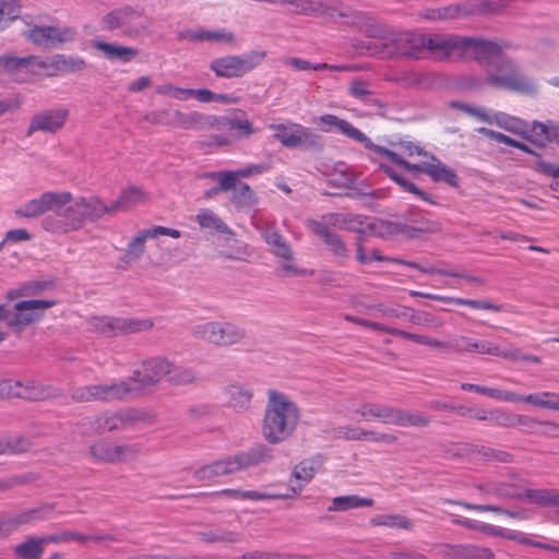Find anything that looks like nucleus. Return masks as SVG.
<instances>
[{
	"mask_svg": "<svg viewBox=\"0 0 559 559\" xmlns=\"http://www.w3.org/2000/svg\"><path fill=\"white\" fill-rule=\"evenodd\" d=\"M504 7V0H476L467 5L450 4L442 8L425 9L420 16L429 21L453 20L462 14L469 13H496Z\"/></svg>",
	"mask_w": 559,
	"mask_h": 559,
	"instance_id": "13",
	"label": "nucleus"
},
{
	"mask_svg": "<svg viewBox=\"0 0 559 559\" xmlns=\"http://www.w3.org/2000/svg\"><path fill=\"white\" fill-rule=\"evenodd\" d=\"M198 535L202 542L209 544H236L241 539L239 533L221 528L200 532Z\"/></svg>",
	"mask_w": 559,
	"mask_h": 559,
	"instance_id": "48",
	"label": "nucleus"
},
{
	"mask_svg": "<svg viewBox=\"0 0 559 559\" xmlns=\"http://www.w3.org/2000/svg\"><path fill=\"white\" fill-rule=\"evenodd\" d=\"M323 464V459L321 456L311 457L301 461L297 464L293 471V477L300 481L297 487L293 486L298 493L302 490V488L314 477L319 468Z\"/></svg>",
	"mask_w": 559,
	"mask_h": 559,
	"instance_id": "31",
	"label": "nucleus"
},
{
	"mask_svg": "<svg viewBox=\"0 0 559 559\" xmlns=\"http://www.w3.org/2000/svg\"><path fill=\"white\" fill-rule=\"evenodd\" d=\"M59 61V70L61 74L83 71L86 62L83 58L57 55Z\"/></svg>",
	"mask_w": 559,
	"mask_h": 559,
	"instance_id": "64",
	"label": "nucleus"
},
{
	"mask_svg": "<svg viewBox=\"0 0 559 559\" xmlns=\"http://www.w3.org/2000/svg\"><path fill=\"white\" fill-rule=\"evenodd\" d=\"M41 224L45 230L55 234H68L83 228L84 222L76 199L73 197L60 211H55V215L46 216Z\"/></svg>",
	"mask_w": 559,
	"mask_h": 559,
	"instance_id": "15",
	"label": "nucleus"
},
{
	"mask_svg": "<svg viewBox=\"0 0 559 559\" xmlns=\"http://www.w3.org/2000/svg\"><path fill=\"white\" fill-rule=\"evenodd\" d=\"M461 389L463 391L475 392V393L491 397L493 400L503 401V402L515 403L518 400L515 397L514 392L501 390L498 388H488V386H483L479 384L463 382V383H461Z\"/></svg>",
	"mask_w": 559,
	"mask_h": 559,
	"instance_id": "45",
	"label": "nucleus"
},
{
	"mask_svg": "<svg viewBox=\"0 0 559 559\" xmlns=\"http://www.w3.org/2000/svg\"><path fill=\"white\" fill-rule=\"evenodd\" d=\"M370 524L373 526H386L406 531L414 528L413 522L401 514H379L370 519Z\"/></svg>",
	"mask_w": 559,
	"mask_h": 559,
	"instance_id": "51",
	"label": "nucleus"
},
{
	"mask_svg": "<svg viewBox=\"0 0 559 559\" xmlns=\"http://www.w3.org/2000/svg\"><path fill=\"white\" fill-rule=\"evenodd\" d=\"M480 492L495 496L498 498H509L521 500L523 499L522 491L518 488V486L508 483H499V481H490L485 484H479L476 487Z\"/></svg>",
	"mask_w": 559,
	"mask_h": 559,
	"instance_id": "33",
	"label": "nucleus"
},
{
	"mask_svg": "<svg viewBox=\"0 0 559 559\" xmlns=\"http://www.w3.org/2000/svg\"><path fill=\"white\" fill-rule=\"evenodd\" d=\"M328 223L337 228L350 230V231H361L362 221L358 216L354 215H344V214H330L326 216Z\"/></svg>",
	"mask_w": 559,
	"mask_h": 559,
	"instance_id": "57",
	"label": "nucleus"
},
{
	"mask_svg": "<svg viewBox=\"0 0 559 559\" xmlns=\"http://www.w3.org/2000/svg\"><path fill=\"white\" fill-rule=\"evenodd\" d=\"M431 419L426 414L415 411L409 412L403 408H397L393 425L401 427H417L424 428L430 424Z\"/></svg>",
	"mask_w": 559,
	"mask_h": 559,
	"instance_id": "43",
	"label": "nucleus"
},
{
	"mask_svg": "<svg viewBox=\"0 0 559 559\" xmlns=\"http://www.w3.org/2000/svg\"><path fill=\"white\" fill-rule=\"evenodd\" d=\"M72 200L73 194L69 191H48L16 207L14 214L23 218H36L48 211H60Z\"/></svg>",
	"mask_w": 559,
	"mask_h": 559,
	"instance_id": "14",
	"label": "nucleus"
},
{
	"mask_svg": "<svg viewBox=\"0 0 559 559\" xmlns=\"http://www.w3.org/2000/svg\"><path fill=\"white\" fill-rule=\"evenodd\" d=\"M348 94L365 104H374L372 99L373 92L370 90V85L367 81L361 79H355L350 82L348 87Z\"/></svg>",
	"mask_w": 559,
	"mask_h": 559,
	"instance_id": "58",
	"label": "nucleus"
},
{
	"mask_svg": "<svg viewBox=\"0 0 559 559\" xmlns=\"http://www.w3.org/2000/svg\"><path fill=\"white\" fill-rule=\"evenodd\" d=\"M94 47L102 51L109 60H119L121 62H130L139 53L133 47L115 45L106 41H96Z\"/></svg>",
	"mask_w": 559,
	"mask_h": 559,
	"instance_id": "35",
	"label": "nucleus"
},
{
	"mask_svg": "<svg viewBox=\"0 0 559 559\" xmlns=\"http://www.w3.org/2000/svg\"><path fill=\"white\" fill-rule=\"evenodd\" d=\"M273 457V451L265 444H259L234 456L212 462L198 468L193 477L198 481L215 483L219 477L238 473L266 463Z\"/></svg>",
	"mask_w": 559,
	"mask_h": 559,
	"instance_id": "4",
	"label": "nucleus"
},
{
	"mask_svg": "<svg viewBox=\"0 0 559 559\" xmlns=\"http://www.w3.org/2000/svg\"><path fill=\"white\" fill-rule=\"evenodd\" d=\"M31 442L22 436H11L0 439V455L27 451Z\"/></svg>",
	"mask_w": 559,
	"mask_h": 559,
	"instance_id": "59",
	"label": "nucleus"
},
{
	"mask_svg": "<svg viewBox=\"0 0 559 559\" xmlns=\"http://www.w3.org/2000/svg\"><path fill=\"white\" fill-rule=\"evenodd\" d=\"M246 337V330L231 322H219L218 346H230Z\"/></svg>",
	"mask_w": 559,
	"mask_h": 559,
	"instance_id": "46",
	"label": "nucleus"
},
{
	"mask_svg": "<svg viewBox=\"0 0 559 559\" xmlns=\"http://www.w3.org/2000/svg\"><path fill=\"white\" fill-rule=\"evenodd\" d=\"M15 395L31 401H44L62 395V391L53 385L28 381L25 384L16 382Z\"/></svg>",
	"mask_w": 559,
	"mask_h": 559,
	"instance_id": "22",
	"label": "nucleus"
},
{
	"mask_svg": "<svg viewBox=\"0 0 559 559\" xmlns=\"http://www.w3.org/2000/svg\"><path fill=\"white\" fill-rule=\"evenodd\" d=\"M144 198V192L136 187L122 190L118 199L108 205L109 215L134 207L142 203Z\"/></svg>",
	"mask_w": 559,
	"mask_h": 559,
	"instance_id": "34",
	"label": "nucleus"
},
{
	"mask_svg": "<svg viewBox=\"0 0 559 559\" xmlns=\"http://www.w3.org/2000/svg\"><path fill=\"white\" fill-rule=\"evenodd\" d=\"M48 511L49 509L47 508H35L22 511L14 515L0 518L5 537L13 533L14 531H16L22 525L32 523L34 521L44 520Z\"/></svg>",
	"mask_w": 559,
	"mask_h": 559,
	"instance_id": "25",
	"label": "nucleus"
},
{
	"mask_svg": "<svg viewBox=\"0 0 559 559\" xmlns=\"http://www.w3.org/2000/svg\"><path fill=\"white\" fill-rule=\"evenodd\" d=\"M356 259L361 264H367L370 261H388L401 265H406L412 269H416L420 271L421 273H433L436 270L433 266H421L420 264L414 262V261H407L400 258H391L386 255H382L379 250H372L370 254L365 253L364 247L360 241L357 242V253Z\"/></svg>",
	"mask_w": 559,
	"mask_h": 559,
	"instance_id": "28",
	"label": "nucleus"
},
{
	"mask_svg": "<svg viewBox=\"0 0 559 559\" xmlns=\"http://www.w3.org/2000/svg\"><path fill=\"white\" fill-rule=\"evenodd\" d=\"M444 503L460 506L466 510H474V511H478V512L490 511V512H495V513H499V514H506L509 518L518 519V520L527 519L524 511H510V510H506V509H502L500 507L492 506V504H475V503L466 502L463 500H452V499H445Z\"/></svg>",
	"mask_w": 559,
	"mask_h": 559,
	"instance_id": "42",
	"label": "nucleus"
},
{
	"mask_svg": "<svg viewBox=\"0 0 559 559\" xmlns=\"http://www.w3.org/2000/svg\"><path fill=\"white\" fill-rule=\"evenodd\" d=\"M266 56L265 50H250L243 55H227L213 59L210 69L217 78H241L262 64Z\"/></svg>",
	"mask_w": 559,
	"mask_h": 559,
	"instance_id": "7",
	"label": "nucleus"
},
{
	"mask_svg": "<svg viewBox=\"0 0 559 559\" xmlns=\"http://www.w3.org/2000/svg\"><path fill=\"white\" fill-rule=\"evenodd\" d=\"M150 26L151 21L143 11L131 5L116 8L100 19V29L107 32L121 29L128 37H136L145 33Z\"/></svg>",
	"mask_w": 559,
	"mask_h": 559,
	"instance_id": "6",
	"label": "nucleus"
},
{
	"mask_svg": "<svg viewBox=\"0 0 559 559\" xmlns=\"http://www.w3.org/2000/svg\"><path fill=\"white\" fill-rule=\"evenodd\" d=\"M522 495L531 503L540 507H559L558 489H527L522 491Z\"/></svg>",
	"mask_w": 559,
	"mask_h": 559,
	"instance_id": "44",
	"label": "nucleus"
},
{
	"mask_svg": "<svg viewBox=\"0 0 559 559\" xmlns=\"http://www.w3.org/2000/svg\"><path fill=\"white\" fill-rule=\"evenodd\" d=\"M224 394L228 405L238 411L247 409L253 395L251 390L237 384L227 386Z\"/></svg>",
	"mask_w": 559,
	"mask_h": 559,
	"instance_id": "40",
	"label": "nucleus"
},
{
	"mask_svg": "<svg viewBox=\"0 0 559 559\" xmlns=\"http://www.w3.org/2000/svg\"><path fill=\"white\" fill-rule=\"evenodd\" d=\"M396 407L378 403H366L360 405L356 413L365 419L376 418L382 424L393 425L395 418Z\"/></svg>",
	"mask_w": 559,
	"mask_h": 559,
	"instance_id": "32",
	"label": "nucleus"
},
{
	"mask_svg": "<svg viewBox=\"0 0 559 559\" xmlns=\"http://www.w3.org/2000/svg\"><path fill=\"white\" fill-rule=\"evenodd\" d=\"M218 329L219 322L210 321L194 325L192 333L201 340L218 345Z\"/></svg>",
	"mask_w": 559,
	"mask_h": 559,
	"instance_id": "60",
	"label": "nucleus"
},
{
	"mask_svg": "<svg viewBox=\"0 0 559 559\" xmlns=\"http://www.w3.org/2000/svg\"><path fill=\"white\" fill-rule=\"evenodd\" d=\"M46 544L45 537H27L23 543L14 546L13 554L17 559H40Z\"/></svg>",
	"mask_w": 559,
	"mask_h": 559,
	"instance_id": "36",
	"label": "nucleus"
},
{
	"mask_svg": "<svg viewBox=\"0 0 559 559\" xmlns=\"http://www.w3.org/2000/svg\"><path fill=\"white\" fill-rule=\"evenodd\" d=\"M269 128L274 131L273 138L284 147H302L314 152H321L324 147L322 138L302 124L272 123Z\"/></svg>",
	"mask_w": 559,
	"mask_h": 559,
	"instance_id": "9",
	"label": "nucleus"
},
{
	"mask_svg": "<svg viewBox=\"0 0 559 559\" xmlns=\"http://www.w3.org/2000/svg\"><path fill=\"white\" fill-rule=\"evenodd\" d=\"M430 166L425 168V174L428 175L435 182H444L450 187H459V177L454 169L440 162L436 156H430Z\"/></svg>",
	"mask_w": 559,
	"mask_h": 559,
	"instance_id": "30",
	"label": "nucleus"
},
{
	"mask_svg": "<svg viewBox=\"0 0 559 559\" xmlns=\"http://www.w3.org/2000/svg\"><path fill=\"white\" fill-rule=\"evenodd\" d=\"M171 370V362L163 357H152L143 361L142 369L122 380L131 389L130 397L151 391Z\"/></svg>",
	"mask_w": 559,
	"mask_h": 559,
	"instance_id": "8",
	"label": "nucleus"
},
{
	"mask_svg": "<svg viewBox=\"0 0 559 559\" xmlns=\"http://www.w3.org/2000/svg\"><path fill=\"white\" fill-rule=\"evenodd\" d=\"M45 540H47V544L53 543H69V542H78V543H86L88 540H100V537L98 536H92V535H85L81 533H75L71 531H63L60 533H55L51 535H48L45 537Z\"/></svg>",
	"mask_w": 559,
	"mask_h": 559,
	"instance_id": "61",
	"label": "nucleus"
},
{
	"mask_svg": "<svg viewBox=\"0 0 559 559\" xmlns=\"http://www.w3.org/2000/svg\"><path fill=\"white\" fill-rule=\"evenodd\" d=\"M449 348L454 349L455 352H468V353H477L483 355H490L502 358L503 349L500 348L499 345L486 341V340H477L464 335L455 336L450 343Z\"/></svg>",
	"mask_w": 559,
	"mask_h": 559,
	"instance_id": "19",
	"label": "nucleus"
},
{
	"mask_svg": "<svg viewBox=\"0 0 559 559\" xmlns=\"http://www.w3.org/2000/svg\"><path fill=\"white\" fill-rule=\"evenodd\" d=\"M300 419V411L285 393L269 390L262 420V436L271 444L289 439Z\"/></svg>",
	"mask_w": 559,
	"mask_h": 559,
	"instance_id": "3",
	"label": "nucleus"
},
{
	"mask_svg": "<svg viewBox=\"0 0 559 559\" xmlns=\"http://www.w3.org/2000/svg\"><path fill=\"white\" fill-rule=\"evenodd\" d=\"M391 335L402 337L404 340L412 341L417 344L426 345L432 348H449V343H444L442 341L429 337L424 334H415L396 328L394 331H391Z\"/></svg>",
	"mask_w": 559,
	"mask_h": 559,
	"instance_id": "55",
	"label": "nucleus"
},
{
	"mask_svg": "<svg viewBox=\"0 0 559 559\" xmlns=\"http://www.w3.org/2000/svg\"><path fill=\"white\" fill-rule=\"evenodd\" d=\"M124 424L126 419L120 412H105L83 419V425H90L93 432L99 433L121 429Z\"/></svg>",
	"mask_w": 559,
	"mask_h": 559,
	"instance_id": "26",
	"label": "nucleus"
},
{
	"mask_svg": "<svg viewBox=\"0 0 559 559\" xmlns=\"http://www.w3.org/2000/svg\"><path fill=\"white\" fill-rule=\"evenodd\" d=\"M83 222L96 223L105 215H109L108 205L97 195L75 198Z\"/></svg>",
	"mask_w": 559,
	"mask_h": 559,
	"instance_id": "23",
	"label": "nucleus"
},
{
	"mask_svg": "<svg viewBox=\"0 0 559 559\" xmlns=\"http://www.w3.org/2000/svg\"><path fill=\"white\" fill-rule=\"evenodd\" d=\"M229 200L238 211H250L258 204V197L246 182L236 183L230 190Z\"/></svg>",
	"mask_w": 559,
	"mask_h": 559,
	"instance_id": "29",
	"label": "nucleus"
},
{
	"mask_svg": "<svg viewBox=\"0 0 559 559\" xmlns=\"http://www.w3.org/2000/svg\"><path fill=\"white\" fill-rule=\"evenodd\" d=\"M55 300L33 299L22 300L14 306L0 304V322L15 332L23 331L26 326L38 321L46 309L55 306ZM5 338V333L0 331V342Z\"/></svg>",
	"mask_w": 559,
	"mask_h": 559,
	"instance_id": "5",
	"label": "nucleus"
},
{
	"mask_svg": "<svg viewBox=\"0 0 559 559\" xmlns=\"http://www.w3.org/2000/svg\"><path fill=\"white\" fill-rule=\"evenodd\" d=\"M298 495V490H296L292 486H287L285 493H271L269 491H258V490H242V500H278V499H289Z\"/></svg>",
	"mask_w": 559,
	"mask_h": 559,
	"instance_id": "56",
	"label": "nucleus"
},
{
	"mask_svg": "<svg viewBox=\"0 0 559 559\" xmlns=\"http://www.w3.org/2000/svg\"><path fill=\"white\" fill-rule=\"evenodd\" d=\"M195 221L202 228L221 234H230V229L227 224L210 209L201 210L197 215Z\"/></svg>",
	"mask_w": 559,
	"mask_h": 559,
	"instance_id": "47",
	"label": "nucleus"
},
{
	"mask_svg": "<svg viewBox=\"0 0 559 559\" xmlns=\"http://www.w3.org/2000/svg\"><path fill=\"white\" fill-rule=\"evenodd\" d=\"M154 323L150 319L93 317L88 320V329L105 337L133 334L148 331Z\"/></svg>",
	"mask_w": 559,
	"mask_h": 559,
	"instance_id": "11",
	"label": "nucleus"
},
{
	"mask_svg": "<svg viewBox=\"0 0 559 559\" xmlns=\"http://www.w3.org/2000/svg\"><path fill=\"white\" fill-rule=\"evenodd\" d=\"M206 178L217 180L218 185L216 187L211 188L205 192V198H211L218 192H228L233 185V174L231 173H222V171H213L205 175Z\"/></svg>",
	"mask_w": 559,
	"mask_h": 559,
	"instance_id": "63",
	"label": "nucleus"
},
{
	"mask_svg": "<svg viewBox=\"0 0 559 559\" xmlns=\"http://www.w3.org/2000/svg\"><path fill=\"white\" fill-rule=\"evenodd\" d=\"M452 556L454 559H495V552L490 548L474 544L453 546Z\"/></svg>",
	"mask_w": 559,
	"mask_h": 559,
	"instance_id": "41",
	"label": "nucleus"
},
{
	"mask_svg": "<svg viewBox=\"0 0 559 559\" xmlns=\"http://www.w3.org/2000/svg\"><path fill=\"white\" fill-rule=\"evenodd\" d=\"M180 40L190 43H223L235 45L236 36L233 32L225 28L204 29L202 27L185 28L177 33Z\"/></svg>",
	"mask_w": 559,
	"mask_h": 559,
	"instance_id": "17",
	"label": "nucleus"
},
{
	"mask_svg": "<svg viewBox=\"0 0 559 559\" xmlns=\"http://www.w3.org/2000/svg\"><path fill=\"white\" fill-rule=\"evenodd\" d=\"M374 501L371 498H364L358 495L337 496L332 499L329 506V512H345L353 509L367 508L373 506Z\"/></svg>",
	"mask_w": 559,
	"mask_h": 559,
	"instance_id": "37",
	"label": "nucleus"
},
{
	"mask_svg": "<svg viewBox=\"0 0 559 559\" xmlns=\"http://www.w3.org/2000/svg\"><path fill=\"white\" fill-rule=\"evenodd\" d=\"M180 235L181 233L178 229L164 226L143 229L128 243L126 254L131 259H139L144 253L146 239L157 238L158 236L179 238Z\"/></svg>",
	"mask_w": 559,
	"mask_h": 559,
	"instance_id": "20",
	"label": "nucleus"
},
{
	"mask_svg": "<svg viewBox=\"0 0 559 559\" xmlns=\"http://www.w3.org/2000/svg\"><path fill=\"white\" fill-rule=\"evenodd\" d=\"M69 111L63 107L45 109L35 114L29 121L26 135L31 136L35 132L55 133L63 128L68 119Z\"/></svg>",
	"mask_w": 559,
	"mask_h": 559,
	"instance_id": "16",
	"label": "nucleus"
},
{
	"mask_svg": "<svg viewBox=\"0 0 559 559\" xmlns=\"http://www.w3.org/2000/svg\"><path fill=\"white\" fill-rule=\"evenodd\" d=\"M309 227L312 230V233L324 242L329 251H331L336 259H348L349 251L343 238L336 233H334L325 223L311 221L309 223Z\"/></svg>",
	"mask_w": 559,
	"mask_h": 559,
	"instance_id": "18",
	"label": "nucleus"
},
{
	"mask_svg": "<svg viewBox=\"0 0 559 559\" xmlns=\"http://www.w3.org/2000/svg\"><path fill=\"white\" fill-rule=\"evenodd\" d=\"M21 10V0H0V32L20 19Z\"/></svg>",
	"mask_w": 559,
	"mask_h": 559,
	"instance_id": "50",
	"label": "nucleus"
},
{
	"mask_svg": "<svg viewBox=\"0 0 559 559\" xmlns=\"http://www.w3.org/2000/svg\"><path fill=\"white\" fill-rule=\"evenodd\" d=\"M258 229L260 230L264 241L271 247V251L276 258H289L292 248L276 229L275 223L265 222L261 226H258Z\"/></svg>",
	"mask_w": 559,
	"mask_h": 559,
	"instance_id": "24",
	"label": "nucleus"
},
{
	"mask_svg": "<svg viewBox=\"0 0 559 559\" xmlns=\"http://www.w3.org/2000/svg\"><path fill=\"white\" fill-rule=\"evenodd\" d=\"M204 121V116L198 111L183 112L173 110L170 127L181 129H197Z\"/></svg>",
	"mask_w": 559,
	"mask_h": 559,
	"instance_id": "52",
	"label": "nucleus"
},
{
	"mask_svg": "<svg viewBox=\"0 0 559 559\" xmlns=\"http://www.w3.org/2000/svg\"><path fill=\"white\" fill-rule=\"evenodd\" d=\"M518 399L515 403L525 402L536 407L547 408L559 412V393L556 392H540L527 395H520L515 393Z\"/></svg>",
	"mask_w": 559,
	"mask_h": 559,
	"instance_id": "39",
	"label": "nucleus"
},
{
	"mask_svg": "<svg viewBox=\"0 0 559 559\" xmlns=\"http://www.w3.org/2000/svg\"><path fill=\"white\" fill-rule=\"evenodd\" d=\"M402 87L429 88L433 81L429 73L416 69H403L395 71L390 79Z\"/></svg>",
	"mask_w": 559,
	"mask_h": 559,
	"instance_id": "27",
	"label": "nucleus"
},
{
	"mask_svg": "<svg viewBox=\"0 0 559 559\" xmlns=\"http://www.w3.org/2000/svg\"><path fill=\"white\" fill-rule=\"evenodd\" d=\"M91 456L94 461L100 463H117L116 443L100 440L90 448Z\"/></svg>",
	"mask_w": 559,
	"mask_h": 559,
	"instance_id": "49",
	"label": "nucleus"
},
{
	"mask_svg": "<svg viewBox=\"0 0 559 559\" xmlns=\"http://www.w3.org/2000/svg\"><path fill=\"white\" fill-rule=\"evenodd\" d=\"M380 168L390 179L396 182L404 191L411 192L424 201L433 203L426 192L418 189L413 182L406 180L403 176L399 175L391 166L386 164H380Z\"/></svg>",
	"mask_w": 559,
	"mask_h": 559,
	"instance_id": "53",
	"label": "nucleus"
},
{
	"mask_svg": "<svg viewBox=\"0 0 559 559\" xmlns=\"http://www.w3.org/2000/svg\"><path fill=\"white\" fill-rule=\"evenodd\" d=\"M371 37L381 40L380 46L367 41L361 53L383 58L406 57L425 58L428 52L442 59H455L461 36L455 34L425 35L411 31L385 29L377 27L369 31Z\"/></svg>",
	"mask_w": 559,
	"mask_h": 559,
	"instance_id": "2",
	"label": "nucleus"
},
{
	"mask_svg": "<svg viewBox=\"0 0 559 559\" xmlns=\"http://www.w3.org/2000/svg\"><path fill=\"white\" fill-rule=\"evenodd\" d=\"M131 389L122 380L110 384H93L73 388L70 395L75 403L123 401L130 399Z\"/></svg>",
	"mask_w": 559,
	"mask_h": 559,
	"instance_id": "12",
	"label": "nucleus"
},
{
	"mask_svg": "<svg viewBox=\"0 0 559 559\" xmlns=\"http://www.w3.org/2000/svg\"><path fill=\"white\" fill-rule=\"evenodd\" d=\"M26 27L21 35L31 44L45 49L57 48L63 44L75 40L78 32L73 27H57L50 25H36L25 21Z\"/></svg>",
	"mask_w": 559,
	"mask_h": 559,
	"instance_id": "10",
	"label": "nucleus"
},
{
	"mask_svg": "<svg viewBox=\"0 0 559 559\" xmlns=\"http://www.w3.org/2000/svg\"><path fill=\"white\" fill-rule=\"evenodd\" d=\"M197 380L193 369L187 367H178L171 362V370L168 372V381L175 385L190 384Z\"/></svg>",
	"mask_w": 559,
	"mask_h": 559,
	"instance_id": "62",
	"label": "nucleus"
},
{
	"mask_svg": "<svg viewBox=\"0 0 559 559\" xmlns=\"http://www.w3.org/2000/svg\"><path fill=\"white\" fill-rule=\"evenodd\" d=\"M456 59H471L485 70L486 78L478 80L474 86L486 83L492 87L533 94L536 84L521 73L516 64L504 53L500 45L481 37L461 36Z\"/></svg>",
	"mask_w": 559,
	"mask_h": 559,
	"instance_id": "1",
	"label": "nucleus"
},
{
	"mask_svg": "<svg viewBox=\"0 0 559 559\" xmlns=\"http://www.w3.org/2000/svg\"><path fill=\"white\" fill-rule=\"evenodd\" d=\"M36 59L35 55L15 56L4 55L2 60V71L10 74L15 79H21L28 75H36Z\"/></svg>",
	"mask_w": 559,
	"mask_h": 559,
	"instance_id": "21",
	"label": "nucleus"
},
{
	"mask_svg": "<svg viewBox=\"0 0 559 559\" xmlns=\"http://www.w3.org/2000/svg\"><path fill=\"white\" fill-rule=\"evenodd\" d=\"M488 123L496 124L499 128L515 134L525 133L528 129V124L524 120L502 111L490 114Z\"/></svg>",
	"mask_w": 559,
	"mask_h": 559,
	"instance_id": "38",
	"label": "nucleus"
},
{
	"mask_svg": "<svg viewBox=\"0 0 559 559\" xmlns=\"http://www.w3.org/2000/svg\"><path fill=\"white\" fill-rule=\"evenodd\" d=\"M320 121L323 124L330 127L328 129H323L325 132H329L331 130V128H335L340 131V133L346 135L347 138H349L352 140H355V138H357V135L359 134V131H360L359 129L354 127L347 120L341 119L335 115H330V114L323 115L320 117Z\"/></svg>",
	"mask_w": 559,
	"mask_h": 559,
	"instance_id": "54",
	"label": "nucleus"
}]
</instances>
